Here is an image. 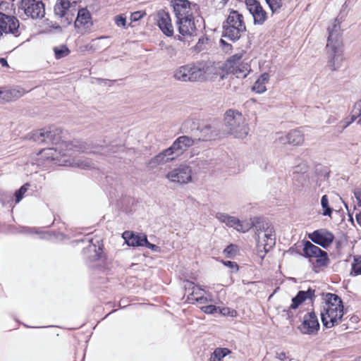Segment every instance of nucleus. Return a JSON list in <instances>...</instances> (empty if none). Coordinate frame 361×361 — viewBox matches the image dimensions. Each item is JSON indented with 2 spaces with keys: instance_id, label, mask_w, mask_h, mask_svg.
Returning <instances> with one entry per match:
<instances>
[{
  "instance_id": "nucleus-1",
  "label": "nucleus",
  "mask_w": 361,
  "mask_h": 361,
  "mask_svg": "<svg viewBox=\"0 0 361 361\" xmlns=\"http://www.w3.org/2000/svg\"><path fill=\"white\" fill-rule=\"evenodd\" d=\"M61 129L54 126L40 129L34 133L35 141L54 145V147L42 149L41 157L47 160L56 161L58 164L65 166L90 169L93 166L92 161L79 156L80 152L85 151L82 143L78 140H61Z\"/></svg>"
},
{
  "instance_id": "nucleus-51",
  "label": "nucleus",
  "mask_w": 361,
  "mask_h": 361,
  "mask_svg": "<svg viewBox=\"0 0 361 361\" xmlns=\"http://www.w3.org/2000/svg\"><path fill=\"white\" fill-rule=\"evenodd\" d=\"M0 64L2 66H5V67L8 66V63H7L6 60L4 58H0Z\"/></svg>"
},
{
  "instance_id": "nucleus-37",
  "label": "nucleus",
  "mask_w": 361,
  "mask_h": 361,
  "mask_svg": "<svg viewBox=\"0 0 361 361\" xmlns=\"http://www.w3.org/2000/svg\"><path fill=\"white\" fill-rule=\"evenodd\" d=\"M321 205L323 209L322 214L324 216H331L332 210L329 207L327 195H325L322 197Z\"/></svg>"
},
{
  "instance_id": "nucleus-30",
  "label": "nucleus",
  "mask_w": 361,
  "mask_h": 361,
  "mask_svg": "<svg viewBox=\"0 0 361 361\" xmlns=\"http://www.w3.org/2000/svg\"><path fill=\"white\" fill-rule=\"evenodd\" d=\"M176 156L173 154L171 147L165 149L162 152L157 155L152 160V162L155 164H161L169 161L173 160Z\"/></svg>"
},
{
  "instance_id": "nucleus-46",
  "label": "nucleus",
  "mask_w": 361,
  "mask_h": 361,
  "mask_svg": "<svg viewBox=\"0 0 361 361\" xmlns=\"http://www.w3.org/2000/svg\"><path fill=\"white\" fill-rule=\"evenodd\" d=\"M144 246L147 247L149 249H151L154 252H159L160 247L157 246L156 245L152 244L147 240V242H144Z\"/></svg>"
},
{
  "instance_id": "nucleus-28",
  "label": "nucleus",
  "mask_w": 361,
  "mask_h": 361,
  "mask_svg": "<svg viewBox=\"0 0 361 361\" xmlns=\"http://www.w3.org/2000/svg\"><path fill=\"white\" fill-rule=\"evenodd\" d=\"M25 93V91L21 88H14L11 90H0V103L8 102L16 99Z\"/></svg>"
},
{
  "instance_id": "nucleus-13",
  "label": "nucleus",
  "mask_w": 361,
  "mask_h": 361,
  "mask_svg": "<svg viewBox=\"0 0 361 361\" xmlns=\"http://www.w3.org/2000/svg\"><path fill=\"white\" fill-rule=\"evenodd\" d=\"M176 25L179 32L178 39L180 40L188 39L196 34V26L193 16L176 20Z\"/></svg>"
},
{
  "instance_id": "nucleus-7",
  "label": "nucleus",
  "mask_w": 361,
  "mask_h": 361,
  "mask_svg": "<svg viewBox=\"0 0 361 361\" xmlns=\"http://www.w3.org/2000/svg\"><path fill=\"white\" fill-rule=\"evenodd\" d=\"M245 52L241 51L229 57L226 63L228 71L237 78H245L251 71V67L244 59Z\"/></svg>"
},
{
  "instance_id": "nucleus-40",
  "label": "nucleus",
  "mask_w": 361,
  "mask_h": 361,
  "mask_svg": "<svg viewBox=\"0 0 361 361\" xmlns=\"http://www.w3.org/2000/svg\"><path fill=\"white\" fill-rule=\"evenodd\" d=\"M87 250L90 252L93 251L94 252V255L90 256V259L91 261H94L99 258L100 255H101V248L99 247L98 248V250H97L95 245H90L88 247Z\"/></svg>"
},
{
  "instance_id": "nucleus-15",
  "label": "nucleus",
  "mask_w": 361,
  "mask_h": 361,
  "mask_svg": "<svg viewBox=\"0 0 361 361\" xmlns=\"http://www.w3.org/2000/svg\"><path fill=\"white\" fill-rule=\"evenodd\" d=\"M303 252L305 257L316 258L319 266L327 265L329 261L327 253L312 243L307 241L305 243Z\"/></svg>"
},
{
  "instance_id": "nucleus-6",
  "label": "nucleus",
  "mask_w": 361,
  "mask_h": 361,
  "mask_svg": "<svg viewBox=\"0 0 361 361\" xmlns=\"http://www.w3.org/2000/svg\"><path fill=\"white\" fill-rule=\"evenodd\" d=\"M245 31L246 25L243 16L237 11H231L224 25L223 37L236 41Z\"/></svg>"
},
{
  "instance_id": "nucleus-39",
  "label": "nucleus",
  "mask_w": 361,
  "mask_h": 361,
  "mask_svg": "<svg viewBox=\"0 0 361 361\" xmlns=\"http://www.w3.org/2000/svg\"><path fill=\"white\" fill-rule=\"evenodd\" d=\"M29 185H23L15 193L16 202L18 203L23 197L24 194L27 192Z\"/></svg>"
},
{
  "instance_id": "nucleus-25",
  "label": "nucleus",
  "mask_w": 361,
  "mask_h": 361,
  "mask_svg": "<svg viewBox=\"0 0 361 361\" xmlns=\"http://www.w3.org/2000/svg\"><path fill=\"white\" fill-rule=\"evenodd\" d=\"M315 296V290L312 288H308L307 290H300L295 297L292 299V302L289 307V310L297 309L302 302L306 300H312Z\"/></svg>"
},
{
  "instance_id": "nucleus-17",
  "label": "nucleus",
  "mask_w": 361,
  "mask_h": 361,
  "mask_svg": "<svg viewBox=\"0 0 361 361\" xmlns=\"http://www.w3.org/2000/svg\"><path fill=\"white\" fill-rule=\"evenodd\" d=\"M308 238L315 244H317L324 248H326L330 246L334 240V234L324 228L316 230L314 232L309 233Z\"/></svg>"
},
{
  "instance_id": "nucleus-5",
  "label": "nucleus",
  "mask_w": 361,
  "mask_h": 361,
  "mask_svg": "<svg viewBox=\"0 0 361 361\" xmlns=\"http://www.w3.org/2000/svg\"><path fill=\"white\" fill-rule=\"evenodd\" d=\"M224 123L228 134L243 139L249 133V126L245 116L238 111L229 109L224 116Z\"/></svg>"
},
{
  "instance_id": "nucleus-14",
  "label": "nucleus",
  "mask_w": 361,
  "mask_h": 361,
  "mask_svg": "<svg viewBox=\"0 0 361 361\" xmlns=\"http://www.w3.org/2000/svg\"><path fill=\"white\" fill-rule=\"evenodd\" d=\"M4 33L19 35V21L14 16H7L0 12V36Z\"/></svg>"
},
{
  "instance_id": "nucleus-43",
  "label": "nucleus",
  "mask_w": 361,
  "mask_h": 361,
  "mask_svg": "<svg viewBox=\"0 0 361 361\" xmlns=\"http://www.w3.org/2000/svg\"><path fill=\"white\" fill-rule=\"evenodd\" d=\"M352 271L354 275H361V260H355V263L352 264Z\"/></svg>"
},
{
  "instance_id": "nucleus-42",
  "label": "nucleus",
  "mask_w": 361,
  "mask_h": 361,
  "mask_svg": "<svg viewBox=\"0 0 361 361\" xmlns=\"http://www.w3.org/2000/svg\"><path fill=\"white\" fill-rule=\"evenodd\" d=\"M114 22L117 26L125 27L126 25V18L123 15L116 16L114 18Z\"/></svg>"
},
{
  "instance_id": "nucleus-8",
  "label": "nucleus",
  "mask_w": 361,
  "mask_h": 361,
  "mask_svg": "<svg viewBox=\"0 0 361 361\" xmlns=\"http://www.w3.org/2000/svg\"><path fill=\"white\" fill-rule=\"evenodd\" d=\"M192 63L195 82H205L216 75V67L212 61H200Z\"/></svg>"
},
{
  "instance_id": "nucleus-10",
  "label": "nucleus",
  "mask_w": 361,
  "mask_h": 361,
  "mask_svg": "<svg viewBox=\"0 0 361 361\" xmlns=\"http://www.w3.org/2000/svg\"><path fill=\"white\" fill-rule=\"evenodd\" d=\"M215 218L221 223L226 224L230 228H234L239 233H247L251 228L253 224L250 223L248 221H241L236 216H231L225 212H216Z\"/></svg>"
},
{
  "instance_id": "nucleus-50",
  "label": "nucleus",
  "mask_w": 361,
  "mask_h": 361,
  "mask_svg": "<svg viewBox=\"0 0 361 361\" xmlns=\"http://www.w3.org/2000/svg\"><path fill=\"white\" fill-rule=\"evenodd\" d=\"M336 121V118L334 116H330L326 121V123L331 124L335 123Z\"/></svg>"
},
{
  "instance_id": "nucleus-2",
  "label": "nucleus",
  "mask_w": 361,
  "mask_h": 361,
  "mask_svg": "<svg viewBox=\"0 0 361 361\" xmlns=\"http://www.w3.org/2000/svg\"><path fill=\"white\" fill-rule=\"evenodd\" d=\"M329 36L326 46L327 66L331 71H336L341 67L343 61V41L341 26L335 20L328 28Z\"/></svg>"
},
{
  "instance_id": "nucleus-4",
  "label": "nucleus",
  "mask_w": 361,
  "mask_h": 361,
  "mask_svg": "<svg viewBox=\"0 0 361 361\" xmlns=\"http://www.w3.org/2000/svg\"><path fill=\"white\" fill-rule=\"evenodd\" d=\"M321 310V318L324 326L331 328L338 324L343 316V305L341 299L336 294L327 293Z\"/></svg>"
},
{
  "instance_id": "nucleus-48",
  "label": "nucleus",
  "mask_w": 361,
  "mask_h": 361,
  "mask_svg": "<svg viewBox=\"0 0 361 361\" xmlns=\"http://www.w3.org/2000/svg\"><path fill=\"white\" fill-rule=\"evenodd\" d=\"M235 249L236 247L235 245H231L224 250V252H226V254H231L232 252L235 251Z\"/></svg>"
},
{
  "instance_id": "nucleus-18",
  "label": "nucleus",
  "mask_w": 361,
  "mask_h": 361,
  "mask_svg": "<svg viewBox=\"0 0 361 361\" xmlns=\"http://www.w3.org/2000/svg\"><path fill=\"white\" fill-rule=\"evenodd\" d=\"M171 5L177 20L192 17L191 3L188 0H172Z\"/></svg>"
},
{
  "instance_id": "nucleus-49",
  "label": "nucleus",
  "mask_w": 361,
  "mask_h": 361,
  "mask_svg": "<svg viewBox=\"0 0 361 361\" xmlns=\"http://www.w3.org/2000/svg\"><path fill=\"white\" fill-rule=\"evenodd\" d=\"M355 196L358 201L359 205L361 206V190L355 191Z\"/></svg>"
},
{
  "instance_id": "nucleus-31",
  "label": "nucleus",
  "mask_w": 361,
  "mask_h": 361,
  "mask_svg": "<svg viewBox=\"0 0 361 361\" xmlns=\"http://www.w3.org/2000/svg\"><path fill=\"white\" fill-rule=\"evenodd\" d=\"M71 6L69 0H57L54 6V13L60 18L64 17Z\"/></svg>"
},
{
  "instance_id": "nucleus-53",
  "label": "nucleus",
  "mask_w": 361,
  "mask_h": 361,
  "mask_svg": "<svg viewBox=\"0 0 361 361\" xmlns=\"http://www.w3.org/2000/svg\"><path fill=\"white\" fill-rule=\"evenodd\" d=\"M357 221L361 226V214L357 215Z\"/></svg>"
},
{
  "instance_id": "nucleus-34",
  "label": "nucleus",
  "mask_w": 361,
  "mask_h": 361,
  "mask_svg": "<svg viewBox=\"0 0 361 361\" xmlns=\"http://www.w3.org/2000/svg\"><path fill=\"white\" fill-rule=\"evenodd\" d=\"M273 13H279L283 6V0H265Z\"/></svg>"
},
{
  "instance_id": "nucleus-20",
  "label": "nucleus",
  "mask_w": 361,
  "mask_h": 361,
  "mask_svg": "<svg viewBox=\"0 0 361 361\" xmlns=\"http://www.w3.org/2000/svg\"><path fill=\"white\" fill-rule=\"evenodd\" d=\"M157 23L164 35L171 37L173 36L174 30L171 23L170 14L164 11H159L157 13Z\"/></svg>"
},
{
  "instance_id": "nucleus-32",
  "label": "nucleus",
  "mask_w": 361,
  "mask_h": 361,
  "mask_svg": "<svg viewBox=\"0 0 361 361\" xmlns=\"http://www.w3.org/2000/svg\"><path fill=\"white\" fill-rule=\"evenodd\" d=\"M360 116H361V100L357 102L355 104L350 119V120L347 119V120H345L341 122L343 123V125H342L343 129L348 127L351 123L355 121L356 120V118Z\"/></svg>"
},
{
  "instance_id": "nucleus-26",
  "label": "nucleus",
  "mask_w": 361,
  "mask_h": 361,
  "mask_svg": "<svg viewBox=\"0 0 361 361\" xmlns=\"http://www.w3.org/2000/svg\"><path fill=\"white\" fill-rule=\"evenodd\" d=\"M126 244L132 247L144 246L147 242V236L143 233H135L132 231H125L122 235Z\"/></svg>"
},
{
  "instance_id": "nucleus-21",
  "label": "nucleus",
  "mask_w": 361,
  "mask_h": 361,
  "mask_svg": "<svg viewBox=\"0 0 361 361\" xmlns=\"http://www.w3.org/2000/svg\"><path fill=\"white\" fill-rule=\"evenodd\" d=\"M196 140L188 136L183 135L177 138L170 147L173 154L176 157L182 154L190 147L192 146Z\"/></svg>"
},
{
  "instance_id": "nucleus-41",
  "label": "nucleus",
  "mask_w": 361,
  "mask_h": 361,
  "mask_svg": "<svg viewBox=\"0 0 361 361\" xmlns=\"http://www.w3.org/2000/svg\"><path fill=\"white\" fill-rule=\"evenodd\" d=\"M201 310L206 314H214L218 312L219 307L213 305H209L201 307Z\"/></svg>"
},
{
  "instance_id": "nucleus-27",
  "label": "nucleus",
  "mask_w": 361,
  "mask_h": 361,
  "mask_svg": "<svg viewBox=\"0 0 361 361\" xmlns=\"http://www.w3.org/2000/svg\"><path fill=\"white\" fill-rule=\"evenodd\" d=\"M109 37H100L97 39L92 40L90 43L80 47L81 52L85 51H96L101 49H106L109 46L104 42V40L107 39Z\"/></svg>"
},
{
  "instance_id": "nucleus-29",
  "label": "nucleus",
  "mask_w": 361,
  "mask_h": 361,
  "mask_svg": "<svg viewBox=\"0 0 361 361\" xmlns=\"http://www.w3.org/2000/svg\"><path fill=\"white\" fill-rule=\"evenodd\" d=\"M270 75L268 73H262L255 82L252 90L257 94H262L267 91L266 85L268 84Z\"/></svg>"
},
{
  "instance_id": "nucleus-22",
  "label": "nucleus",
  "mask_w": 361,
  "mask_h": 361,
  "mask_svg": "<svg viewBox=\"0 0 361 361\" xmlns=\"http://www.w3.org/2000/svg\"><path fill=\"white\" fill-rule=\"evenodd\" d=\"M278 140L282 144H290L293 145H301L305 141V136L302 132L298 129L289 131L286 135H280Z\"/></svg>"
},
{
  "instance_id": "nucleus-23",
  "label": "nucleus",
  "mask_w": 361,
  "mask_h": 361,
  "mask_svg": "<svg viewBox=\"0 0 361 361\" xmlns=\"http://www.w3.org/2000/svg\"><path fill=\"white\" fill-rule=\"evenodd\" d=\"M173 78L181 82H195L193 75L192 63L180 66L175 69L173 73Z\"/></svg>"
},
{
  "instance_id": "nucleus-55",
  "label": "nucleus",
  "mask_w": 361,
  "mask_h": 361,
  "mask_svg": "<svg viewBox=\"0 0 361 361\" xmlns=\"http://www.w3.org/2000/svg\"><path fill=\"white\" fill-rule=\"evenodd\" d=\"M224 4L227 3L228 0H221Z\"/></svg>"
},
{
  "instance_id": "nucleus-35",
  "label": "nucleus",
  "mask_w": 361,
  "mask_h": 361,
  "mask_svg": "<svg viewBox=\"0 0 361 361\" xmlns=\"http://www.w3.org/2000/svg\"><path fill=\"white\" fill-rule=\"evenodd\" d=\"M55 57L60 59L68 56L70 54L68 48L65 45H60L54 48Z\"/></svg>"
},
{
  "instance_id": "nucleus-33",
  "label": "nucleus",
  "mask_w": 361,
  "mask_h": 361,
  "mask_svg": "<svg viewBox=\"0 0 361 361\" xmlns=\"http://www.w3.org/2000/svg\"><path fill=\"white\" fill-rule=\"evenodd\" d=\"M229 353H231V350L229 349L226 348H216L212 354L210 359L215 361H221V360Z\"/></svg>"
},
{
  "instance_id": "nucleus-45",
  "label": "nucleus",
  "mask_w": 361,
  "mask_h": 361,
  "mask_svg": "<svg viewBox=\"0 0 361 361\" xmlns=\"http://www.w3.org/2000/svg\"><path fill=\"white\" fill-rule=\"evenodd\" d=\"M307 170V166L305 164H301L298 165L293 168V173H305Z\"/></svg>"
},
{
  "instance_id": "nucleus-3",
  "label": "nucleus",
  "mask_w": 361,
  "mask_h": 361,
  "mask_svg": "<svg viewBox=\"0 0 361 361\" xmlns=\"http://www.w3.org/2000/svg\"><path fill=\"white\" fill-rule=\"evenodd\" d=\"M255 228V239L257 244V255L263 259L266 254L274 247L276 243L274 226L265 221L250 219Z\"/></svg>"
},
{
  "instance_id": "nucleus-11",
  "label": "nucleus",
  "mask_w": 361,
  "mask_h": 361,
  "mask_svg": "<svg viewBox=\"0 0 361 361\" xmlns=\"http://www.w3.org/2000/svg\"><path fill=\"white\" fill-rule=\"evenodd\" d=\"M19 9L33 19L41 18L44 16V7L39 0H21Z\"/></svg>"
},
{
  "instance_id": "nucleus-38",
  "label": "nucleus",
  "mask_w": 361,
  "mask_h": 361,
  "mask_svg": "<svg viewBox=\"0 0 361 361\" xmlns=\"http://www.w3.org/2000/svg\"><path fill=\"white\" fill-rule=\"evenodd\" d=\"M218 312H219L224 316H229L231 317H235L238 314L237 312L235 310L227 307L222 308L219 307Z\"/></svg>"
},
{
  "instance_id": "nucleus-9",
  "label": "nucleus",
  "mask_w": 361,
  "mask_h": 361,
  "mask_svg": "<svg viewBox=\"0 0 361 361\" xmlns=\"http://www.w3.org/2000/svg\"><path fill=\"white\" fill-rule=\"evenodd\" d=\"M192 168L186 164H181L166 174L170 183L176 185H185L192 181Z\"/></svg>"
},
{
  "instance_id": "nucleus-24",
  "label": "nucleus",
  "mask_w": 361,
  "mask_h": 361,
  "mask_svg": "<svg viewBox=\"0 0 361 361\" xmlns=\"http://www.w3.org/2000/svg\"><path fill=\"white\" fill-rule=\"evenodd\" d=\"M185 287L186 290H191L190 297L188 298L189 300H195L200 304L205 303L208 301L207 298L204 296V294L206 293L205 290L199 286L195 285L192 282L187 281Z\"/></svg>"
},
{
  "instance_id": "nucleus-47",
  "label": "nucleus",
  "mask_w": 361,
  "mask_h": 361,
  "mask_svg": "<svg viewBox=\"0 0 361 361\" xmlns=\"http://www.w3.org/2000/svg\"><path fill=\"white\" fill-rule=\"evenodd\" d=\"M223 263H224V264L225 266L230 267L231 269H233L235 271H237L238 269L237 264H235L233 262H231V261H224V262H223Z\"/></svg>"
},
{
  "instance_id": "nucleus-44",
  "label": "nucleus",
  "mask_w": 361,
  "mask_h": 361,
  "mask_svg": "<svg viewBox=\"0 0 361 361\" xmlns=\"http://www.w3.org/2000/svg\"><path fill=\"white\" fill-rule=\"evenodd\" d=\"M145 15V13L143 11H136L131 13L130 16V20L131 21L136 22L141 19Z\"/></svg>"
},
{
  "instance_id": "nucleus-54",
  "label": "nucleus",
  "mask_w": 361,
  "mask_h": 361,
  "mask_svg": "<svg viewBox=\"0 0 361 361\" xmlns=\"http://www.w3.org/2000/svg\"><path fill=\"white\" fill-rule=\"evenodd\" d=\"M94 152L104 154L106 152V151L104 149H102V150H94Z\"/></svg>"
},
{
  "instance_id": "nucleus-52",
  "label": "nucleus",
  "mask_w": 361,
  "mask_h": 361,
  "mask_svg": "<svg viewBox=\"0 0 361 361\" xmlns=\"http://www.w3.org/2000/svg\"><path fill=\"white\" fill-rule=\"evenodd\" d=\"M220 43L224 46H226L228 49H230L231 47L229 44L226 43L224 39H221Z\"/></svg>"
},
{
  "instance_id": "nucleus-12",
  "label": "nucleus",
  "mask_w": 361,
  "mask_h": 361,
  "mask_svg": "<svg viewBox=\"0 0 361 361\" xmlns=\"http://www.w3.org/2000/svg\"><path fill=\"white\" fill-rule=\"evenodd\" d=\"M247 9L252 15L255 25H263L268 15L258 0H245Z\"/></svg>"
},
{
  "instance_id": "nucleus-16",
  "label": "nucleus",
  "mask_w": 361,
  "mask_h": 361,
  "mask_svg": "<svg viewBox=\"0 0 361 361\" xmlns=\"http://www.w3.org/2000/svg\"><path fill=\"white\" fill-rule=\"evenodd\" d=\"M298 328L303 334H317L319 329V323L315 313L311 312L305 314L302 322Z\"/></svg>"
},
{
  "instance_id": "nucleus-36",
  "label": "nucleus",
  "mask_w": 361,
  "mask_h": 361,
  "mask_svg": "<svg viewBox=\"0 0 361 361\" xmlns=\"http://www.w3.org/2000/svg\"><path fill=\"white\" fill-rule=\"evenodd\" d=\"M209 45V39L207 37L203 36L200 37L195 47L197 51L200 52L207 49Z\"/></svg>"
},
{
  "instance_id": "nucleus-19",
  "label": "nucleus",
  "mask_w": 361,
  "mask_h": 361,
  "mask_svg": "<svg viewBox=\"0 0 361 361\" xmlns=\"http://www.w3.org/2000/svg\"><path fill=\"white\" fill-rule=\"evenodd\" d=\"M74 24L79 32L83 33L90 30L93 23L90 11L87 8L80 9Z\"/></svg>"
}]
</instances>
